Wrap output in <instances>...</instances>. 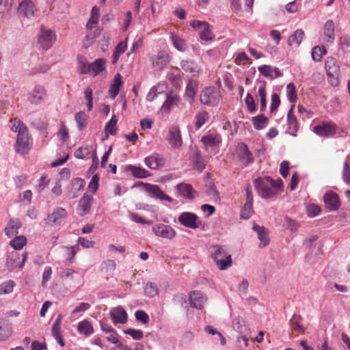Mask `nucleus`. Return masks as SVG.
I'll use <instances>...</instances> for the list:
<instances>
[{
    "label": "nucleus",
    "instance_id": "obj_1",
    "mask_svg": "<svg viewBox=\"0 0 350 350\" xmlns=\"http://www.w3.org/2000/svg\"><path fill=\"white\" fill-rule=\"evenodd\" d=\"M211 257L219 270H226L232 266L231 255L224 245H213L211 246Z\"/></svg>",
    "mask_w": 350,
    "mask_h": 350
},
{
    "label": "nucleus",
    "instance_id": "obj_2",
    "mask_svg": "<svg viewBox=\"0 0 350 350\" xmlns=\"http://www.w3.org/2000/svg\"><path fill=\"white\" fill-rule=\"evenodd\" d=\"M273 184V179L269 176L257 178L254 182L255 189L262 198H270L275 195Z\"/></svg>",
    "mask_w": 350,
    "mask_h": 350
},
{
    "label": "nucleus",
    "instance_id": "obj_3",
    "mask_svg": "<svg viewBox=\"0 0 350 350\" xmlns=\"http://www.w3.org/2000/svg\"><path fill=\"white\" fill-rule=\"evenodd\" d=\"M325 68L328 77V82L332 86H336L339 83L340 67L337 60L329 57L325 60Z\"/></svg>",
    "mask_w": 350,
    "mask_h": 350
},
{
    "label": "nucleus",
    "instance_id": "obj_4",
    "mask_svg": "<svg viewBox=\"0 0 350 350\" xmlns=\"http://www.w3.org/2000/svg\"><path fill=\"white\" fill-rule=\"evenodd\" d=\"M200 101L204 105L215 106L219 101V92L213 86L206 87L200 93Z\"/></svg>",
    "mask_w": 350,
    "mask_h": 350
},
{
    "label": "nucleus",
    "instance_id": "obj_5",
    "mask_svg": "<svg viewBox=\"0 0 350 350\" xmlns=\"http://www.w3.org/2000/svg\"><path fill=\"white\" fill-rule=\"evenodd\" d=\"M178 222L185 227L196 229L202 226V221L198 216L191 212L181 213L178 217Z\"/></svg>",
    "mask_w": 350,
    "mask_h": 350
},
{
    "label": "nucleus",
    "instance_id": "obj_6",
    "mask_svg": "<svg viewBox=\"0 0 350 350\" xmlns=\"http://www.w3.org/2000/svg\"><path fill=\"white\" fill-rule=\"evenodd\" d=\"M337 126L331 122H322L313 127V132L322 137H331L336 133Z\"/></svg>",
    "mask_w": 350,
    "mask_h": 350
},
{
    "label": "nucleus",
    "instance_id": "obj_7",
    "mask_svg": "<svg viewBox=\"0 0 350 350\" xmlns=\"http://www.w3.org/2000/svg\"><path fill=\"white\" fill-rule=\"evenodd\" d=\"M27 257V254L23 252L22 254V260H20V255L16 252L10 253L8 256L6 260V267L10 271L15 269L16 268L22 269L24 267L25 262Z\"/></svg>",
    "mask_w": 350,
    "mask_h": 350
},
{
    "label": "nucleus",
    "instance_id": "obj_8",
    "mask_svg": "<svg viewBox=\"0 0 350 350\" xmlns=\"http://www.w3.org/2000/svg\"><path fill=\"white\" fill-rule=\"evenodd\" d=\"M152 232L157 237L163 239H172L176 234V230L170 226L157 224L152 228Z\"/></svg>",
    "mask_w": 350,
    "mask_h": 350
},
{
    "label": "nucleus",
    "instance_id": "obj_9",
    "mask_svg": "<svg viewBox=\"0 0 350 350\" xmlns=\"http://www.w3.org/2000/svg\"><path fill=\"white\" fill-rule=\"evenodd\" d=\"M201 142L206 150H214L221 142V138L219 134L216 133H208L202 137Z\"/></svg>",
    "mask_w": 350,
    "mask_h": 350
},
{
    "label": "nucleus",
    "instance_id": "obj_10",
    "mask_svg": "<svg viewBox=\"0 0 350 350\" xmlns=\"http://www.w3.org/2000/svg\"><path fill=\"white\" fill-rule=\"evenodd\" d=\"M29 137L27 131L18 134L15 145L16 151L21 154H25L29 152Z\"/></svg>",
    "mask_w": 350,
    "mask_h": 350
},
{
    "label": "nucleus",
    "instance_id": "obj_11",
    "mask_svg": "<svg viewBox=\"0 0 350 350\" xmlns=\"http://www.w3.org/2000/svg\"><path fill=\"white\" fill-rule=\"evenodd\" d=\"M145 190L148 194L154 198L159 199L160 200H165L168 202H172L173 199L165 194L158 185H152L150 183L145 184Z\"/></svg>",
    "mask_w": 350,
    "mask_h": 350
},
{
    "label": "nucleus",
    "instance_id": "obj_12",
    "mask_svg": "<svg viewBox=\"0 0 350 350\" xmlns=\"http://www.w3.org/2000/svg\"><path fill=\"white\" fill-rule=\"evenodd\" d=\"M324 203L330 211H337L340 206L338 195L333 191H327L323 196Z\"/></svg>",
    "mask_w": 350,
    "mask_h": 350
},
{
    "label": "nucleus",
    "instance_id": "obj_13",
    "mask_svg": "<svg viewBox=\"0 0 350 350\" xmlns=\"http://www.w3.org/2000/svg\"><path fill=\"white\" fill-rule=\"evenodd\" d=\"M66 215L67 211L65 208L57 207L53 210V213L48 215L46 223L51 226L60 225Z\"/></svg>",
    "mask_w": 350,
    "mask_h": 350
},
{
    "label": "nucleus",
    "instance_id": "obj_14",
    "mask_svg": "<svg viewBox=\"0 0 350 350\" xmlns=\"http://www.w3.org/2000/svg\"><path fill=\"white\" fill-rule=\"evenodd\" d=\"M152 66L157 70L164 69L170 61V56L165 51H160L155 55L150 57Z\"/></svg>",
    "mask_w": 350,
    "mask_h": 350
},
{
    "label": "nucleus",
    "instance_id": "obj_15",
    "mask_svg": "<svg viewBox=\"0 0 350 350\" xmlns=\"http://www.w3.org/2000/svg\"><path fill=\"white\" fill-rule=\"evenodd\" d=\"M55 40V33L49 30L41 29V32L39 36L38 42L43 49H49L51 48Z\"/></svg>",
    "mask_w": 350,
    "mask_h": 350
},
{
    "label": "nucleus",
    "instance_id": "obj_16",
    "mask_svg": "<svg viewBox=\"0 0 350 350\" xmlns=\"http://www.w3.org/2000/svg\"><path fill=\"white\" fill-rule=\"evenodd\" d=\"M176 194L182 196L187 200H193L195 198L196 191L193 189L191 184L181 183L176 187Z\"/></svg>",
    "mask_w": 350,
    "mask_h": 350
},
{
    "label": "nucleus",
    "instance_id": "obj_17",
    "mask_svg": "<svg viewBox=\"0 0 350 350\" xmlns=\"http://www.w3.org/2000/svg\"><path fill=\"white\" fill-rule=\"evenodd\" d=\"M167 140L174 148H179L182 146L183 141L178 127H172L169 130Z\"/></svg>",
    "mask_w": 350,
    "mask_h": 350
},
{
    "label": "nucleus",
    "instance_id": "obj_18",
    "mask_svg": "<svg viewBox=\"0 0 350 350\" xmlns=\"http://www.w3.org/2000/svg\"><path fill=\"white\" fill-rule=\"evenodd\" d=\"M46 96V91L41 85H36L32 92L29 94V100L31 104L38 105L44 98Z\"/></svg>",
    "mask_w": 350,
    "mask_h": 350
},
{
    "label": "nucleus",
    "instance_id": "obj_19",
    "mask_svg": "<svg viewBox=\"0 0 350 350\" xmlns=\"http://www.w3.org/2000/svg\"><path fill=\"white\" fill-rule=\"evenodd\" d=\"M144 162L152 170H157L165 165V159L158 154H153L146 157Z\"/></svg>",
    "mask_w": 350,
    "mask_h": 350
},
{
    "label": "nucleus",
    "instance_id": "obj_20",
    "mask_svg": "<svg viewBox=\"0 0 350 350\" xmlns=\"http://www.w3.org/2000/svg\"><path fill=\"white\" fill-rule=\"evenodd\" d=\"M110 315L114 324H124L127 321L126 312L121 306L111 309Z\"/></svg>",
    "mask_w": 350,
    "mask_h": 350
},
{
    "label": "nucleus",
    "instance_id": "obj_21",
    "mask_svg": "<svg viewBox=\"0 0 350 350\" xmlns=\"http://www.w3.org/2000/svg\"><path fill=\"white\" fill-rule=\"evenodd\" d=\"M189 300L192 307L197 309H201L206 301V297L202 292L193 291L190 293Z\"/></svg>",
    "mask_w": 350,
    "mask_h": 350
},
{
    "label": "nucleus",
    "instance_id": "obj_22",
    "mask_svg": "<svg viewBox=\"0 0 350 350\" xmlns=\"http://www.w3.org/2000/svg\"><path fill=\"white\" fill-rule=\"evenodd\" d=\"M92 200V196L88 193H85L80 200L77 211L81 216L85 215L90 212Z\"/></svg>",
    "mask_w": 350,
    "mask_h": 350
},
{
    "label": "nucleus",
    "instance_id": "obj_23",
    "mask_svg": "<svg viewBox=\"0 0 350 350\" xmlns=\"http://www.w3.org/2000/svg\"><path fill=\"white\" fill-rule=\"evenodd\" d=\"M34 3L32 1L25 0L20 3L18 12L20 15L30 17L34 14Z\"/></svg>",
    "mask_w": 350,
    "mask_h": 350
},
{
    "label": "nucleus",
    "instance_id": "obj_24",
    "mask_svg": "<svg viewBox=\"0 0 350 350\" xmlns=\"http://www.w3.org/2000/svg\"><path fill=\"white\" fill-rule=\"evenodd\" d=\"M22 226V223L19 219L12 218L9 220L7 226L5 228V234L10 238L18 233V230Z\"/></svg>",
    "mask_w": 350,
    "mask_h": 350
},
{
    "label": "nucleus",
    "instance_id": "obj_25",
    "mask_svg": "<svg viewBox=\"0 0 350 350\" xmlns=\"http://www.w3.org/2000/svg\"><path fill=\"white\" fill-rule=\"evenodd\" d=\"M12 334V324L5 319L0 318V341L7 340Z\"/></svg>",
    "mask_w": 350,
    "mask_h": 350
},
{
    "label": "nucleus",
    "instance_id": "obj_26",
    "mask_svg": "<svg viewBox=\"0 0 350 350\" xmlns=\"http://www.w3.org/2000/svg\"><path fill=\"white\" fill-rule=\"evenodd\" d=\"M293 106L288 111L287 114V132L292 136H296L298 131V123L296 117L293 111Z\"/></svg>",
    "mask_w": 350,
    "mask_h": 350
},
{
    "label": "nucleus",
    "instance_id": "obj_27",
    "mask_svg": "<svg viewBox=\"0 0 350 350\" xmlns=\"http://www.w3.org/2000/svg\"><path fill=\"white\" fill-rule=\"evenodd\" d=\"M238 154L240 160L245 165H247L250 163H253L254 157L252 153L249 151L248 148L245 144H242L239 146Z\"/></svg>",
    "mask_w": 350,
    "mask_h": 350
},
{
    "label": "nucleus",
    "instance_id": "obj_28",
    "mask_svg": "<svg viewBox=\"0 0 350 350\" xmlns=\"http://www.w3.org/2000/svg\"><path fill=\"white\" fill-rule=\"evenodd\" d=\"M252 229L258 234V238L260 241V247H264L269 243V238L264 226H260L258 224H254Z\"/></svg>",
    "mask_w": 350,
    "mask_h": 350
},
{
    "label": "nucleus",
    "instance_id": "obj_29",
    "mask_svg": "<svg viewBox=\"0 0 350 350\" xmlns=\"http://www.w3.org/2000/svg\"><path fill=\"white\" fill-rule=\"evenodd\" d=\"M125 170L129 172L137 178H145L150 176V173L143 167H137L132 165L125 166Z\"/></svg>",
    "mask_w": 350,
    "mask_h": 350
},
{
    "label": "nucleus",
    "instance_id": "obj_30",
    "mask_svg": "<svg viewBox=\"0 0 350 350\" xmlns=\"http://www.w3.org/2000/svg\"><path fill=\"white\" fill-rule=\"evenodd\" d=\"M170 38L173 46L176 50L180 52H185L187 50L188 46L186 40L182 39L174 33H170Z\"/></svg>",
    "mask_w": 350,
    "mask_h": 350
},
{
    "label": "nucleus",
    "instance_id": "obj_31",
    "mask_svg": "<svg viewBox=\"0 0 350 350\" xmlns=\"http://www.w3.org/2000/svg\"><path fill=\"white\" fill-rule=\"evenodd\" d=\"M179 101L180 96L176 94L170 92L167 94L166 100L162 105V109L164 111H169L172 107L178 105Z\"/></svg>",
    "mask_w": 350,
    "mask_h": 350
},
{
    "label": "nucleus",
    "instance_id": "obj_32",
    "mask_svg": "<svg viewBox=\"0 0 350 350\" xmlns=\"http://www.w3.org/2000/svg\"><path fill=\"white\" fill-rule=\"evenodd\" d=\"M106 68V61L103 58L96 59L93 63L90 64V74L96 76Z\"/></svg>",
    "mask_w": 350,
    "mask_h": 350
},
{
    "label": "nucleus",
    "instance_id": "obj_33",
    "mask_svg": "<svg viewBox=\"0 0 350 350\" xmlns=\"http://www.w3.org/2000/svg\"><path fill=\"white\" fill-rule=\"evenodd\" d=\"M335 26L332 20L326 21L324 25V36L327 42L332 43L335 39L334 37Z\"/></svg>",
    "mask_w": 350,
    "mask_h": 350
},
{
    "label": "nucleus",
    "instance_id": "obj_34",
    "mask_svg": "<svg viewBox=\"0 0 350 350\" xmlns=\"http://www.w3.org/2000/svg\"><path fill=\"white\" fill-rule=\"evenodd\" d=\"M122 85V77L120 74L118 73L115 75L113 82L110 85L109 90V96L111 98H115L118 94L120 87Z\"/></svg>",
    "mask_w": 350,
    "mask_h": 350
},
{
    "label": "nucleus",
    "instance_id": "obj_35",
    "mask_svg": "<svg viewBox=\"0 0 350 350\" xmlns=\"http://www.w3.org/2000/svg\"><path fill=\"white\" fill-rule=\"evenodd\" d=\"M180 67L185 72L194 75H198L200 70L198 64L195 62L190 60H183L180 62Z\"/></svg>",
    "mask_w": 350,
    "mask_h": 350
},
{
    "label": "nucleus",
    "instance_id": "obj_36",
    "mask_svg": "<svg viewBox=\"0 0 350 350\" xmlns=\"http://www.w3.org/2000/svg\"><path fill=\"white\" fill-rule=\"evenodd\" d=\"M77 331L81 334L90 336L94 333V328L90 322L87 320H83L79 322Z\"/></svg>",
    "mask_w": 350,
    "mask_h": 350
},
{
    "label": "nucleus",
    "instance_id": "obj_37",
    "mask_svg": "<svg viewBox=\"0 0 350 350\" xmlns=\"http://www.w3.org/2000/svg\"><path fill=\"white\" fill-rule=\"evenodd\" d=\"M193 168L200 172H202L206 167V163L202 159L200 152H196L191 158Z\"/></svg>",
    "mask_w": 350,
    "mask_h": 350
},
{
    "label": "nucleus",
    "instance_id": "obj_38",
    "mask_svg": "<svg viewBox=\"0 0 350 350\" xmlns=\"http://www.w3.org/2000/svg\"><path fill=\"white\" fill-rule=\"evenodd\" d=\"M200 38L203 41H211L214 40L215 35L211 28V25L206 23L199 31Z\"/></svg>",
    "mask_w": 350,
    "mask_h": 350
},
{
    "label": "nucleus",
    "instance_id": "obj_39",
    "mask_svg": "<svg viewBox=\"0 0 350 350\" xmlns=\"http://www.w3.org/2000/svg\"><path fill=\"white\" fill-rule=\"evenodd\" d=\"M209 119V114L206 111H200L198 112L194 118L195 127L197 130L200 129Z\"/></svg>",
    "mask_w": 350,
    "mask_h": 350
},
{
    "label": "nucleus",
    "instance_id": "obj_40",
    "mask_svg": "<svg viewBox=\"0 0 350 350\" xmlns=\"http://www.w3.org/2000/svg\"><path fill=\"white\" fill-rule=\"evenodd\" d=\"M118 122V119L116 116L113 115L109 121L106 124L105 128V135L106 138H108L109 135H115L116 134L117 129L116 124Z\"/></svg>",
    "mask_w": 350,
    "mask_h": 350
},
{
    "label": "nucleus",
    "instance_id": "obj_41",
    "mask_svg": "<svg viewBox=\"0 0 350 350\" xmlns=\"http://www.w3.org/2000/svg\"><path fill=\"white\" fill-rule=\"evenodd\" d=\"M254 127L256 130H262L265 129L268 124V118L262 114L254 116L252 119Z\"/></svg>",
    "mask_w": 350,
    "mask_h": 350
},
{
    "label": "nucleus",
    "instance_id": "obj_42",
    "mask_svg": "<svg viewBox=\"0 0 350 350\" xmlns=\"http://www.w3.org/2000/svg\"><path fill=\"white\" fill-rule=\"evenodd\" d=\"M88 115L83 111L75 114V119L77 124V129L79 131H83L88 126Z\"/></svg>",
    "mask_w": 350,
    "mask_h": 350
},
{
    "label": "nucleus",
    "instance_id": "obj_43",
    "mask_svg": "<svg viewBox=\"0 0 350 350\" xmlns=\"http://www.w3.org/2000/svg\"><path fill=\"white\" fill-rule=\"evenodd\" d=\"M303 319L302 317L299 314H294L289 321L291 327L298 332H304L305 328L300 324L301 321Z\"/></svg>",
    "mask_w": 350,
    "mask_h": 350
},
{
    "label": "nucleus",
    "instance_id": "obj_44",
    "mask_svg": "<svg viewBox=\"0 0 350 350\" xmlns=\"http://www.w3.org/2000/svg\"><path fill=\"white\" fill-rule=\"evenodd\" d=\"M233 328L240 334H247L249 328L245 321L240 317L235 318L233 321Z\"/></svg>",
    "mask_w": 350,
    "mask_h": 350
},
{
    "label": "nucleus",
    "instance_id": "obj_45",
    "mask_svg": "<svg viewBox=\"0 0 350 350\" xmlns=\"http://www.w3.org/2000/svg\"><path fill=\"white\" fill-rule=\"evenodd\" d=\"M304 37V31L301 29H297L288 39V45L291 46L294 43L299 46Z\"/></svg>",
    "mask_w": 350,
    "mask_h": 350
},
{
    "label": "nucleus",
    "instance_id": "obj_46",
    "mask_svg": "<svg viewBox=\"0 0 350 350\" xmlns=\"http://www.w3.org/2000/svg\"><path fill=\"white\" fill-rule=\"evenodd\" d=\"M266 82L263 81L262 82L258 90V96L260 98L261 111H263L266 109Z\"/></svg>",
    "mask_w": 350,
    "mask_h": 350
},
{
    "label": "nucleus",
    "instance_id": "obj_47",
    "mask_svg": "<svg viewBox=\"0 0 350 350\" xmlns=\"http://www.w3.org/2000/svg\"><path fill=\"white\" fill-rule=\"evenodd\" d=\"M99 9L94 6L91 12V18L86 24V27L88 29H92L98 23L99 19Z\"/></svg>",
    "mask_w": 350,
    "mask_h": 350
},
{
    "label": "nucleus",
    "instance_id": "obj_48",
    "mask_svg": "<svg viewBox=\"0 0 350 350\" xmlns=\"http://www.w3.org/2000/svg\"><path fill=\"white\" fill-rule=\"evenodd\" d=\"M327 51L324 46H316L312 49V58L314 62L321 61L323 55L326 54Z\"/></svg>",
    "mask_w": 350,
    "mask_h": 350
},
{
    "label": "nucleus",
    "instance_id": "obj_49",
    "mask_svg": "<svg viewBox=\"0 0 350 350\" xmlns=\"http://www.w3.org/2000/svg\"><path fill=\"white\" fill-rule=\"evenodd\" d=\"M300 224L297 221H295L288 217H286L284 220L283 227L292 232H296L299 228Z\"/></svg>",
    "mask_w": 350,
    "mask_h": 350
},
{
    "label": "nucleus",
    "instance_id": "obj_50",
    "mask_svg": "<svg viewBox=\"0 0 350 350\" xmlns=\"http://www.w3.org/2000/svg\"><path fill=\"white\" fill-rule=\"evenodd\" d=\"M90 64L83 57H78V69L81 74H90Z\"/></svg>",
    "mask_w": 350,
    "mask_h": 350
},
{
    "label": "nucleus",
    "instance_id": "obj_51",
    "mask_svg": "<svg viewBox=\"0 0 350 350\" xmlns=\"http://www.w3.org/2000/svg\"><path fill=\"white\" fill-rule=\"evenodd\" d=\"M196 94V86L191 81H189L185 90V96L189 98V103L191 104L194 101Z\"/></svg>",
    "mask_w": 350,
    "mask_h": 350
},
{
    "label": "nucleus",
    "instance_id": "obj_52",
    "mask_svg": "<svg viewBox=\"0 0 350 350\" xmlns=\"http://www.w3.org/2000/svg\"><path fill=\"white\" fill-rule=\"evenodd\" d=\"M27 239L24 236H17L12 239L10 245L15 250H21L26 244Z\"/></svg>",
    "mask_w": 350,
    "mask_h": 350
},
{
    "label": "nucleus",
    "instance_id": "obj_53",
    "mask_svg": "<svg viewBox=\"0 0 350 350\" xmlns=\"http://www.w3.org/2000/svg\"><path fill=\"white\" fill-rule=\"evenodd\" d=\"M90 148L88 146L80 147L75 152V157L79 159H88L90 158Z\"/></svg>",
    "mask_w": 350,
    "mask_h": 350
},
{
    "label": "nucleus",
    "instance_id": "obj_54",
    "mask_svg": "<svg viewBox=\"0 0 350 350\" xmlns=\"http://www.w3.org/2000/svg\"><path fill=\"white\" fill-rule=\"evenodd\" d=\"M15 282L12 280L6 281L0 284V295L10 294L13 291Z\"/></svg>",
    "mask_w": 350,
    "mask_h": 350
},
{
    "label": "nucleus",
    "instance_id": "obj_55",
    "mask_svg": "<svg viewBox=\"0 0 350 350\" xmlns=\"http://www.w3.org/2000/svg\"><path fill=\"white\" fill-rule=\"evenodd\" d=\"M145 294L150 297H154L159 293L157 286L153 282H148L144 287Z\"/></svg>",
    "mask_w": 350,
    "mask_h": 350
},
{
    "label": "nucleus",
    "instance_id": "obj_56",
    "mask_svg": "<svg viewBox=\"0 0 350 350\" xmlns=\"http://www.w3.org/2000/svg\"><path fill=\"white\" fill-rule=\"evenodd\" d=\"M287 97L291 103H295L297 100V90L293 83H290L286 85Z\"/></svg>",
    "mask_w": 350,
    "mask_h": 350
},
{
    "label": "nucleus",
    "instance_id": "obj_57",
    "mask_svg": "<svg viewBox=\"0 0 350 350\" xmlns=\"http://www.w3.org/2000/svg\"><path fill=\"white\" fill-rule=\"evenodd\" d=\"M349 159L350 155L347 157V159L344 163L342 170V180L347 185L350 184V165L349 164Z\"/></svg>",
    "mask_w": 350,
    "mask_h": 350
},
{
    "label": "nucleus",
    "instance_id": "obj_58",
    "mask_svg": "<svg viewBox=\"0 0 350 350\" xmlns=\"http://www.w3.org/2000/svg\"><path fill=\"white\" fill-rule=\"evenodd\" d=\"M253 203L245 202L241 213L243 219H248L254 213Z\"/></svg>",
    "mask_w": 350,
    "mask_h": 350
},
{
    "label": "nucleus",
    "instance_id": "obj_59",
    "mask_svg": "<svg viewBox=\"0 0 350 350\" xmlns=\"http://www.w3.org/2000/svg\"><path fill=\"white\" fill-rule=\"evenodd\" d=\"M85 99L87 100L86 106L88 111H92L93 108V90L91 88L88 87L85 89Z\"/></svg>",
    "mask_w": 350,
    "mask_h": 350
},
{
    "label": "nucleus",
    "instance_id": "obj_60",
    "mask_svg": "<svg viewBox=\"0 0 350 350\" xmlns=\"http://www.w3.org/2000/svg\"><path fill=\"white\" fill-rule=\"evenodd\" d=\"M11 129L14 132H17L18 134L26 132L27 129L26 126L21 120H14L11 126Z\"/></svg>",
    "mask_w": 350,
    "mask_h": 350
},
{
    "label": "nucleus",
    "instance_id": "obj_61",
    "mask_svg": "<svg viewBox=\"0 0 350 350\" xmlns=\"http://www.w3.org/2000/svg\"><path fill=\"white\" fill-rule=\"evenodd\" d=\"M245 103L250 112L254 113L256 111L254 97L250 93H247L245 98Z\"/></svg>",
    "mask_w": 350,
    "mask_h": 350
},
{
    "label": "nucleus",
    "instance_id": "obj_62",
    "mask_svg": "<svg viewBox=\"0 0 350 350\" xmlns=\"http://www.w3.org/2000/svg\"><path fill=\"white\" fill-rule=\"evenodd\" d=\"M135 317L137 321H140L144 324L148 323L150 320L148 314L144 310H137L135 312Z\"/></svg>",
    "mask_w": 350,
    "mask_h": 350
},
{
    "label": "nucleus",
    "instance_id": "obj_63",
    "mask_svg": "<svg viewBox=\"0 0 350 350\" xmlns=\"http://www.w3.org/2000/svg\"><path fill=\"white\" fill-rule=\"evenodd\" d=\"M258 71L261 75L266 77L273 78V67L270 65H262L258 68Z\"/></svg>",
    "mask_w": 350,
    "mask_h": 350
},
{
    "label": "nucleus",
    "instance_id": "obj_64",
    "mask_svg": "<svg viewBox=\"0 0 350 350\" xmlns=\"http://www.w3.org/2000/svg\"><path fill=\"white\" fill-rule=\"evenodd\" d=\"M57 136L62 142H66L69 138L68 131L64 124H62L61 127L57 133Z\"/></svg>",
    "mask_w": 350,
    "mask_h": 350
}]
</instances>
